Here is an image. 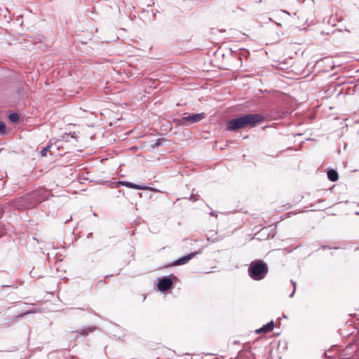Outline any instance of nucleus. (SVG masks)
I'll return each mask as SVG.
<instances>
[{"mask_svg": "<svg viewBox=\"0 0 359 359\" xmlns=\"http://www.w3.org/2000/svg\"><path fill=\"white\" fill-rule=\"evenodd\" d=\"M41 200H35L34 202L31 203L29 205V206H34L35 205L41 203Z\"/></svg>", "mask_w": 359, "mask_h": 359, "instance_id": "obj_14", "label": "nucleus"}, {"mask_svg": "<svg viewBox=\"0 0 359 359\" xmlns=\"http://www.w3.org/2000/svg\"><path fill=\"white\" fill-rule=\"evenodd\" d=\"M172 280L166 277H164L158 281V288L160 291L165 292L172 287Z\"/></svg>", "mask_w": 359, "mask_h": 359, "instance_id": "obj_4", "label": "nucleus"}, {"mask_svg": "<svg viewBox=\"0 0 359 359\" xmlns=\"http://www.w3.org/2000/svg\"><path fill=\"white\" fill-rule=\"evenodd\" d=\"M161 144V139L156 140V142L154 144V146L155 147H158Z\"/></svg>", "mask_w": 359, "mask_h": 359, "instance_id": "obj_15", "label": "nucleus"}, {"mask_svg": "<svg viewBox=\"0 0 359 359\" xmlns=\"http://www.w3.org/2000/svg\"><path fill=\"white\" fill-rule=\"evenodd\" d=\"M119 184H121V185L126 186V187H127L128 188L135 189H138V190H149V189H151V188H149V187H147L146 186L135 184H133V183L130 182L121 181V182H119Z\"/></svg>", "mask_w": 359, "mask_h": 359, "instance_id": "obj_6", "label": "nucleus"}, {"mask_svg": "<svg viewBox=\"0 0 359 359\" xmlns=\"http://www.w3.org/2000/svg\"><path fill=\"white\" fill-rule=\"evenodd\" d=\"M264 116L259 114H249L236 118L230 120L227 123L226 130L235 131L247 126H255L257 123L262 122Z\"/></svg>", "mask_w": 359, "mask_h": 359, "instance_id": "obj_1", "label": "nucleus"}, {"mask_svg": "<svg viewBox=\"0 0 359 359\" xmlns=\"http://www.w3.org/2000/svg\"><path fill=\"white\" fill-rule=\"evenodd\" d=\"M6 130V126L3 121H0V132L4 133Z\"/></svg>", "mask_w": 359, "mask_h": 359, "instance_id": "obj_12", "label": "nucleus"}, {"mask_svg": "<svg viewBox=\"0 0 359 359\" xmlns=\"http://www.w3.org/2000/svg\"><path fill=\"white\" fill-rule=\"evenodd\" d=\"M268 272L267 265L262 261H257L251 263L248 268V273L250 278L259 280L263 279Z\"/></svg>", "mask_w": 359, "mask_h": 359, "instance_id": "obj_2", "label": "nucleus"}, {"mask_svg": "<svg viewBox=\"0 0 359 359\" xmlns=\"http://www.w3.org/2000/svg\"><path fill=\"white\" fill-rule=\"evenodd\" d=\"M95 329H96V328H95V327H90V328H88V329H83V330H81V331L79 332V333H80L81 334H82V335H84V336H85V335L88 334V333H89V332H93V330H95Z\"/></svg>", "mask_w": 359, "mask_h": 359, "instance_id": "obj_10", "label": "nucleus"}, {"mask_svg": "<svg viewBox=\"0 0 359 359\" xmlns=\"http://www.w3.org/2000/svg\"><path fill=\"white\" fill-rule=\"evenodd\" d=\"M38 196H39V193L38 192H35V193L32 194V195L30 196V198H36Z\"/></svg>", "mask_w": 359, "mask_h": 359, "instance_id": "obj_17", "label": "nucleus"}, {"mask_svg": "<svg viewBox=\"0 0 359 359\" xmlns=\"http://www.w3.org/2000/svg\"><path fill=\"white\" fill-rule=\"evenodd\" d=\"M189 199H190L191 201H198V196H197L194 195V194H191V195L190 196Z\"/></svg>", "mask_w": 359, "mask_h": 359, "instance_id": "obj_13", "label": "nucleus"}, {"mask_svg": "<svg viewBox=\"0 0 359 359\" xmlns=\"http://www.w3.org/2000/svg\"><path fill=\"white\" fill-rule=\"evenodd\" d=\"M273 327H274L273 321L271 320V322L268 323L266 325H265L263 327H262L260 329L257 330V333H261V332L266 333V332H271L273 329Z\"/></svg>", "mask_w": 359, "mask_h": 359, "instance_id": "obj_7", "label": "nucleus"}, {"mask_svg": "<svg viewBox=\"0 0 359 359\" xmlns=\"http://www.w3.org/2000/svg\"><path fill=\"white\" fill-rule=\"evenodd\" d=\"M9 119L11 122L15 123L19 120V115L17 113L9 114Z\"/></svg>", "mask_w": 359, "mask_h": 359, "instance_id": "obj_9", "label": "nucleus"}, {"mask_svg": "<svg viewBox=\"0 0 359 359\" xmlns=\"http://www.w3.org/2000/svg\"><path fill=\"white\" fill-rule=\"evenodd\" d=\"M327 177L332 182H336L338 180V173L334 170L327 171Z\"/></svg>", "mask_w": 359, "mask_h": 359, "instance_id": "obj_8", "label": "nucleus"}, {"mask_svg": "<svg viewBox=\"0 0 359 359\" xmlns=\"http://www.w3.org/2000/svg\"><path fill=\"white\" fill-rule=\"evenodd\" d=\"M293 286H294V289H293L292 294L290 295V297H292L295 292V290H296V283H293Z\"/></svg>", "mask_w": 359, "mask_h": 359, "instance_id": "obj_16", "label": "nucleus"}, {"mask_svg": "<svg viewBox=\"0 0 359 359\" xmlns=\"http://www.w3.org/2000/svg\"><path fill=\"white\" fill-rule=\"evenodd\" d=\"M200 252H201L200 251H197V252H194L190 253L189 255H188L187 256H184L183 257H181L180 259H178L177 261H175L174 264L175 265L184 264L187 263L193 257H194V256L196 255L199 254Z\"/></svg>", "mask_w": 359, "mask_h": 359, "instance_id": "obj_5", "label": "nucleus"}, {"mask_svg": "<svg viewBox=\"0 0 359 359\" xmlns=\"http://www.w3.org/2000/svg\"><path fill=\"white\" fill-rule=\"evenodd\" d=\"M205 118L203 113L191 114L178 119L177 123L182 126H189L190 124L199 122Z\"/></svg>", "mask_w": 359, "mask_h": 359, "instance_id": "obj_3", "label": "nucleus"}, {"mask_svg": "<svg viewBox=\"0 0 359 359\" xmlns=\"http://www.w3.org/2000/svg\"><path fill=\"white\" fill-rule=\"evenodd\" d=\"M50 148V146L48 145L46 146V147H44L41 151V155L42 156H46V154H47V152L49 151Z\"/></svg>", "mask_w": 359, "mask_h": 359, "instance_id": "obj_11", "label": "nucleus"}]
</instances>
